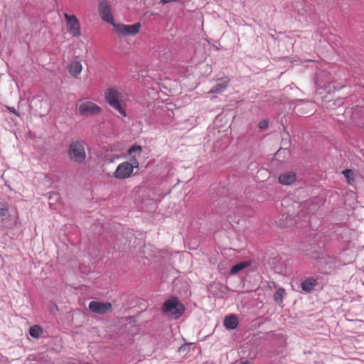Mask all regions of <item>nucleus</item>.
<instances>
[{"instance_id":"obj_6","label":"nucleus","mask_w":364,"mask_h":364,"mask_svg":"<svg viewBox=\"0 0 364 364\" xmlns=\"http://www.w3.org/2000/svg\"><path fill=\"white\" fill-rule=\"evenodd\" d=\"M99 14L102 19L112 25H114V18L112 12V6L108 0H99Z\"/></svg>"},{"instance_id":"obj_19","label":"nucleus","mask_w":364,"mask_h":364,"mask_svg":"<svg viewBox=\"0 0 364 364\" xmlns=\"http://www.w3.org/2000/svg\"><path fill=\"white\" fill-rule=\"evenodd\" d=\"M9 205L7 203H0V216L5 217L8 215Z\"/></svg>"},{"instance_id":"obj_23","label":"nucleus","mask_w":364,"mask_h":364,"mask_svg":"<svg viewBox=\"0 0 364 364\" xmlns=\"http://www.w3.org/2000/svg\"><path fill=\"white\" fill-rule=\"evenodd\" d=\"M9 109L10 110V112L14 113L16 115L18 116L19 114L17 113V112L16 111V109L14 108H9Z\"/></svg>"},{"instance_id":"obj_26","label":"nucleus","mask_w":364,"mask_h":364,"mask_svg":"<svg viewBox=\"0 0 364 364\" xmlns=\"http://www.w3.org/2000/svg\"><path fill=\"white\" fill-rule=\"evenodd\" d=\"M325 77H326L327 79H328V80H330V78H331V77H330V76H329L328 74L325 75Z\"/></svg>"},{"instance_id":"obj_10","label":"nucleus","mask_w":364,"mask_h":364,"mask_svg":"<svg viewBox=\"0 0 364 364\" xmlns=\"http://www.w3.org/2000/svg\"><path fill=\"white\" fill-rule=\"evenodd\" d=\"M68 73L75 78H78L82 70V65L80 61H72L68 66Z\"/></svg>"},{"instance_id":"obj_2","label":"nucleus","mask_w":364,"mask_h":364,"mask_svg":"<svg viewBox=\"0 0 364 364\" xmlns=\"http://www.w3.org/2000/svg\"><path fill=\"white\" fill-rule=\"evenodd\" d=\"M68 154L70 160L74 163L82 164L86 159L85 144L82 141H73L69 145Z\"/></svg>"},{"instance_id":"obj_5","label":"nucleus","mask_w":364,"mask_h":364,"mask_svg":"<svg viewBox=\"0 0 364 364\" xmlns=\"http://www.w3.org/2000/svg\"><path fill=\"white\" fill-rule=\"evenodd\" d=\"M78 112L81 116L90 117L100 114L102 108L91 101H82L77 105Z\"/></svg>"},{"instance_id":"obj_11","label":"nucleus","mask_w":364,"mask_h":364,"mask_svg":"<svg viewBox=\"0 0 364 364\" xmlns=\"http://www.w3.org/2000/svg\"><path fill=\"white\" fill-rule=\"evenodd\" d=\"M279 182L282 185H291L296 179V175L293 171L283 173L279 176Z\"/></svg>"},{"instance_id":"obj_7","label":"nucleus","mask_w":364,"mask_h":364,"mask_svg":"<svg viewBox=\"0 0 364 364\" xmlns=\"http://www.w3.org/2000/svg\"><path fill=\"white\" fill-rule=\"evenodd\" d=\"M65 19L69 33H70L73 37L80 36L81 34L80 26L77 17L75 15H69L65 13Z\"/></svg>"},{"instance_id":"obj_12","label":"nucleus","mask_w":364,"mask_h":364,"mask_svg":"<svg viewBox=\"0 0 364 364\" xmlns=\"http://www.w3.org/2000/svg\"><path fill=\"white\" fill-rule=\"evenodd\" d=\"M223 324L228 329H235L238 325L237 318L235 315H230L225 318Z\"/></svg>"},{"instance_id":"obj_9","label":"nucleus","mask_w":364,"mask_h":364,"mask_svg":"<svg viewBox=\"0 0 364 364\" xmlns=\"http://www.w3.org/2000/svg\"><path fill=\"white\" fill-rule=\"evenodd\" d=\"M89 309L94 313L104 314L112 310V304L109 302H100L92 301L89 304Z\"/></svg>"},{"instance_id":"obj_21","label":"nucleus","mask_w":364,"mask_h":364,"mask_svg":"<svg viewBox=\"0 0 364 364\" xmlns=\"http://www.w3.org/2000/svg\"><path fill=\"white\" fill-rule=\"evenodd\" d=\"M317 85H318V86H319L321 88H323L324 90H330V88H331L330 85H323L321 79H318L317 80Z\"/></svg>"},{"instance_id":"obj_13","label":"nucleus","mask_w":364,"mask_h":364,"mask_svg":"<svg viewBox=\"0 0 364 364\" xmlns=\"http://www.w3.org/2000/svg\"><path fill=\"white\" fill-rule=\"evenodd\" d=\"M316 285V279L314 277H309L301 283V288L306 292H311Z\"/></svg>"},{"instance_id":"obj_16","label":"nucleus","mask_w":364,"mask_h":364,"mask_svg":"<svg viewBox=\"0 0 364 364\" xmlns=\"http://www.w3.org/2000/svg\"><path fill=\"white\" fill-rule=\"evenodd\" d=\"M343 175L346 178L348 184L352 185L354 182V172L351 169H346L342 171Z\"/></svg>"},{"instance_id":"obj_24","label":"nucleus","mask_w":364,"mask_h":364,"mask_svg":"<svg viewBox=\"0 0 364 364\" xmlns=\"http://www.w3.org/2000/svg\"><path fill=\"white\" fill-rule=\"evenodd\" d=\"M171 1H173V0H161V3L162 4H167V3L171 2Z\"/></svg>"},{"instance_id":"obj_14","label":"nucleus","mask_w":364,"mask_h":364,"mask_svg":"<svg viewBox=\"0 0 364 364\" xmlns=\"http://www.w3.org/2000/svg\"><path fill=\"white\" fill-rule=\"evenodd\" d=\"M223 82L220 84H218L215 86H214L210 91L209 93H220L224 91L228 85L229 83V78L228 77H225L223 78Z\"/></svg>"},{"instance_id":"obj_17","label":"nucleus","mask_w":364,"mask_h":364,"mask_svg":"<svg viewBox=\"0 0 364 364\" xmlns=\"http://www.w3.org/2000/svg\"><path fill=\"white\" fill-rule=\"evenodd\" d=\"M42 332V328L38 325L32 326L29 329V333L31 336L36 338H38Z\"/></svg>"},{"instance_id":"obj_15","label":"nucleus","mask_w":364,"mask_h":364,"mask_svg":"<svg viewBox=\"0 0 364 364\" xmlns=\"http://www.w3.org/2000/svg\"><path fill=\"white\" fill-rule=\"evenodd\" d=\"M250 265V262H242L234 265L230 272V274L233 275L237 274L241 270L248 267Z\"/></svg>"},{"instance_id":"obj_3","label":"nucleus","mask_w":364,"mask_h":364,"mask_svg":"<svg viewBox=\"0 0 364 364\" xmlns=\"http://www.w3.org/2000/svg\"><path fill=\"white\" fill-rule=\"evenodd\" d=\"M121 92L115 88H109L105 92L106 102L114 109L118 111L122 117H126V112L119 102Z\"/></svg>"},{"instance_id":"obj_1","label":"nucleus","mask_w":364,"mask_h":364,"mask_svg":"<svg viewBox=\"0 0 364 364\" xmlns=\"http://www.w3.org/2000/svg\"><path fill=\"white\" fill-rule=\"evenodd\" d=\"M139 162L136 156H132L129 161H124L119 164L115 171L114 176L120 180L127 179L132 176L134 169L138 168Z\"/></svg>"},{"instance_id":"obj_8","label":"nucleus","mask_w":364,"mask_h":364,"mask_svg":"<svg viewBox=\"0 0 364 364\" xmlns=\"http://www.w3.org/2000/svg\"><path fill=\"white\" fill-rule=\"evenodd\" d=\"M114 27L117 33L124 35H135L138 33L141 28V23H136L133 25L117 24L114 23Z\"/></svg>"},{"instance_id":"obj_20","label":"nucleus","mask_w":364,"mask_h":364,"mask_svg":"<svg viewBox=\"0 0 364 364\" xmlns=\"http://www.w3.org/2000/svg\"><path fill=\"white\" fill-rule=\"evenodd\" d=\"M141 151H142V148L141 146L134 145L129 149L128 154H132V153H138L139 156H140V154H141Z\"/></svg>"},{"instance_id":"obj_22","label":"nucleus","mask_w":364,"mask_h":364,"mask_svg":"<svg viewBox=\"0 0 364 364\" xmlns=\"http://www.w3.org/2000/svg\"><path fill=\"white\" fill-rule=\"evenodd\" d=\"M267 127H268V123H267V121H265V120H262V121H261V122H259V129H267Z\"/></svg>"},{"instance_id":"obj_18","label":"nucleus","mask_w":364,"mask_h":364,"mask_svg":"<svg viewBox=\"0 0 364 364\" xmlns=\"http://www.w3.org/2000/svg\"><path fill=\"white\" fill-rule=\"evenodd\" d=\"M285 295V290L283 288H280L277 290L274 294V299L277 302L281 303Z\"/></svg>"},{"instance_id":"obj_4","label":"nucleus","mask_w":364,"mask_h":364,"mask_svg":"<svg viewBox=\"0 0 364 364\" xmlns=\"http://www.w3.org/2000/svg\"><path fill=\"white\" fill-rule=\"evenodd\" d=\"M184 306L180 304L176 297L166 300L162 306L163 312L166 314L171 315L174 318L180 317L184 312Z\"/></svg>"},{"instance_id":"obj_25","label":"nucleus","mask_w":364,"mask_h":364,"mask_svg":"<svg viewBox=\"0 0 364 364\" xmlns=\"http://www.w3.org/2000/svg\"><path fill=\"white\" fill-rule=\"evenodd\" d=\"M240 364H250V363L249 361H243L241 362Z\"/></svg>"}]
</instances>
